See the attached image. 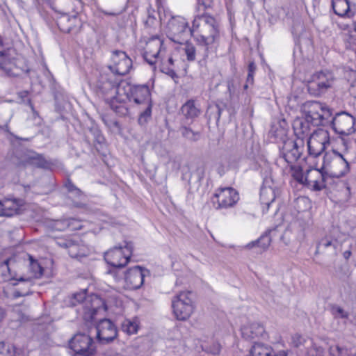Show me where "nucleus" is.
<instances>
[{
  "label": "nucleus",
  "mask_w": 356,
  "mask_h": 356,
  "mask_svg": "<svg viewBox=\"0 0 356 356\" xmlns=\"http://www.w3.org/2000/svg\"><path fill=\"white\" fill-rule=\"evenodd\" d=\"M167 31L170 40L179 44L186 42L190 36H193L196 41L207 46L201 52L205 56L208 49H213L217 35V22L211 15H195L192 27L189 28L184 17L173 16L168 20Z\"/></svg>",
  "instance_id": "obj_1"
},
{
  "label": "nucleus",
  "mask_w": 356,
  "mask_h": 356,
  "mask_svg": "<svg viewBox=\"0 0 356 356\" xmlns=\"http://www.w3.org/2000/svg\"><path fill=\"white\" fill-rule=\"evenodd\" d=\"M134 102L136 105H144L145 110L140 114L138 123L143 125L151 118L152 104L150 91L147 85L131 86L128 81L122 80L117 90V96L110 102L111 108L117 114L124 116L128 114V103Z\"/></svg>",
  "instance_id": "obj_2"
},
{
  "label": "nucleus",
  "mask_w": 356,
  "mask_h": 356,
  "mask_svg": "<svg viewBox=\"0 0 356 356\" xmlns=\"http://www.w3.org/2000/svg\"><path fill=\"white\" fill-rule=\"evenodd\" d=\"M305 118H296L293 123V129L298 140L310 137V124L314 126H323L327 121L326 119L330 113L323 110V104L312 101L307 102L304 106Z\"/></svg>",
  "instance_id": "obj_3"
},
{
  "label": "nucleus",
  "mask_w": 356,
  "mask_h": 356,
  "mask_svg": "<svg viewBox=\"0 0 356 356\" xmlns=\"http://www.w3.org/2000/svg\"><path fill=\"white\" fill-rule=\"evenodd\" d=\"M9 261L10 259H6L0 266V270L2 272L4 280H15L27 286L26 291H23L21 288L17 289L14 293L15 297L26 296L32 293L31 286L34 283V279H38L42 277L44 272L43 268L37 260L34 259L32 256L29 255V270L30 275L27 277L20 276L19 277H15L11 274L8 264Z\"/></svg>",
  "instance_id": "obj_4"
},
{
  "label": "nucleus",
  "mask_w": 356,
  "mask_h": 356,
  "mask_svg": "<svg viewBox=\"0 0 356 356\" xmlns=\"http://www.w3.org/2000/svg\"><path fill=\"white\" fill-rule=\"evenodd\" d=\"M87 290L84 289L73 295V300L77 302H83V318L86 322H92L95 316L104 313L107 307L104 300L96 294L86 295Z\"/></svg>",
  "instance_id": "obj_5"
},
{
  "label": "nucleus",
  "mask_w": 356,
  "mask_h": 356,
  "mask_svg": "<svg viewBox=\"0 0 356 356\" xmlns=\"http://www.w3.org/2000/svg\"><path fill=\"white\" fill-rule=\"evenodd\" d=\"M323 110L327 111L330 113L326 119L327 121L323 126H330L335 133L339 135L349 136L356 131L355 124L356 118L346 111L336 113L332 119V111L325 104Z\"/></svg>",
  "instance_id": "obj_6"
},
{
  "label": "nucleus",
  "mask_w": 356,
  "mask_h": 356,
  "mask_svg": "<svg viewBox=\"0 0 356 356\" xmlns=\"http://www.w3.org/2000/svg\"><path fill=\"white\" fill-rule=\"evenodd\" d=\"M172 308L178 321L188 320L195 309L194 295L191 291H181L172 299Z\"/></svg>",
  "instance_id": "obj_7"
},
{
  "label": "nucleus",
  "mask_w": 356,
  "mask_h": 356,
  "mask_svg": "<svg viewBox=\"0 0 356 356\" xmlns=\"http://www.w3.org/2000/svg\"><path fill=\"white\" fill-rule=\"evenodd\" d=\"M321 170L334 177H342L349 171V163L343 155L335 150L325 152Z\"/></svg>",
  "instance_id": "obj_8"
},
{
  "label": "nucleus",
  "mask_w": 356,
  "mask_h": 356,
  "mask_svg": "<svg viewBox=\"0 0 356 356\" xmlns=\"http://www.w3.org/2000/svg\"><path fill=\"white\" fill-rule=\"evenodd\" d=\"M134 245L131 242L124 241L122 244L115 246L104 254V259L110 266L122 268L129 262L132 255Z\"/></svg>",
  "instance_id": "obj_9"
},
{
  "label": "nucleus",
  "mask_w": 356,
  "mask_h": 356,
  "mask_svg": "<svg viewBox=\"0 0 356 356\" xmlns=\"http://www.w3.org/2000/svg\"><path fill=\"white\" fill-rule=\"evenodd\" d=\"M334 81L333 74L329 71H321L311 76L307 81L308 92L314 97H319L330 88Z\"/></svg>",
  "instance_id": "obj_10"
},
{
  "label": "nucleus",
  "mask_w": 356,
  "mask_h": 356,
  "mask_svg": "<svg viewBox=\"0 0 356 356\" xmlns=\"http://www.w3.org/2000/svg\"><path fill=\"white\" fill-rule=\"evenodd\" d=\"M239 200L238 192L231 187L217 189L211 198L215 209H223L232 207Z\"/></svg>",
  "instance_id": "obj_11"
},
{
  "label": "nucleus",
  "mask_w": 356,
  "mask_h": 356,
  "mask_svg": "<svg viewBox=\"0 0 356 356\" xmlns=\"http://www.w3.org/2000/svg\"><path fill=\"white\" fill-rule=\"evenodd\" d=\"M303 145L304 142L302 140H284L282 146L280 147V158L277 162L283 161L288 165L292 164L300 157L304 148Z\"/></svg>",
  "instance_id": "obj_12"
},
{
  "label": "nucleus",
  "mask_w": 356,
  "mask_h": 356,
  "mask_svg": "<svg viewBox=\"0 0 356 356\" xmlns=\"http://www.w3.org/2000/svg\"><path fill=\"white\" fill-rule=\"evenodd\" d=\"M121 81L115 77L114 74L102 75L96 83L97 93L104 97L110 105L112 98L117 96V90Z\"/></svg>",
  "instance_id": "obj_13"
},
{
  "label": "nucleus",
  "mask_w": 356,
  "mask_h": 356,
  "mask_svg": "<svg viewBox=\"0 0 356 356\" xmlns=\"http://www.w3.org/2000/svg\"><path fill=\"white\" fill-rule=\"evenodd\" d=\"M330 144L329 134L327 131H314L307 140L308 152L314 157L320 156Z\"/></svg>",
  "instance_id": "obj_14"
},
{
  "label": "nucleus",
  "mask_w": 356,
  "mask_h": 356,
  "mask_svg": "<svg viewBox=\"0 0 356 356\" xmlns=\"http://www.w3.org/2000/svg\"><path fill=\"white\" fill-rule=\"evenodd\" d=\"M112 64L108 66L113 74L124 76L129 72L132 66V60L127 54L120 50H115L111 56Z\"/></svg>",
  "instance_id": "obj_15"
},
{
  "label": "nucleus",
  "mask_w": 356,
  "mask_h": 356,
  "mask_svg": "<svg viewBox=\"0 0 356 356\" xmlns=\"http://www.w3.org/2000/svg\"><path fill=\"white\" fill-rule=\"evenodd\" d=\"M3 49V41L0 37V69L8 76H20L22 73L26 71L24 67L20 66L23 64V62L18 59L9 60L7 51H5Z\"/></svg>",
  "instance_id": "obj_16"
},
{
  "label": "nucleus",
  "mask_w": 356,
  "mask_h": 356,
  "mask_svg": "<svg viewBox=\"0 0 356 356\" xmlns=\"http://www.w3.org/2000/svg\"><path fill=\"white\" fill-rule=\"evenodd\" d=\"M163 40L158 36H154L146 43L143 58L145 61L155 68L159 57L165 52Z\"/></svg>",
  "instance_id": "obj_17"
},
{
  "label": "nucleus",
  "mask_w": 356,
  "mask_h": 356,
  "mask_svg": "<svg viewBox=\"0 0 356 356\" xmlns=\"http://www.w3.org/2000/svg\"><path fill=\"white\" fill-rule=\"evenodd\" d=\"M70 348L75 353L95 354V347L92 338L84 333H77L70 341Z\"/></svg>",
  "instance_id": "obj_18"
},
{
  "label": "nucleus",
  "mask_w": 356,
  "mask_h": 356,
  "mask_svg": "<svg viewBox=\"0 0 356 356\" xmlns=\"http://www.w3.org/2000/svg\"><path fill=\"white\" fill-rule=\"evenodd\" d=\"M97 339L102 344L112 342L118 336V330L113 322L107 318L99 321L95 327Z\"/></svg>",
  "instance_id": "obj_19"
},
{
  "label": "nucleus",
  "mask_w": 356,
  "mask_h": 356,
  "mask_svg": "<svg viewBox=\"0 0 356 356\" xmlns=\"http://www.w3.org/2000/svg\"><path fill=\"white\" fill-rule=\"evenodd\" d=\"M220 38V33H219V29H218V24H217V35L216 38L215 39V42L213 44V49H208L207 51V55L205 56H203L201 54V52H203L205 50V48L207 46L202 44L198 41L197 42V47H195L193 44L186 42L184 47V51L186 55L187 60L188 61H193L195 60L196 56H199L202 59H206L209 54L214 53L218 46V41Z\"/></svg>",
  "instance_id": "obj_20"
},
{
  "label": "nucleus",
  "mask_w": 356,
  "mask_h": 356,
  "mask_svg": "<svg viewBox=\"0 0 356 356\" xmlns=\"http://www.w3.org/2000/svg\"><path fill=\"white\" fill-rule=\"evenodd\" d=\"M149 274V270L139 266L127 270L125 275V282L130 289H140L143 283L145 277Z\"/></svg>",
  "instance_id": "obj_21"
},
{
  "label": "nucleus",
  "mask_w": 356,
  "mask_h": 356,
  "mask_svg": "<svg viewBox=\"0 0 356 356\" xmlns=\"http://www.w3.org/2000/svg\"><path fill=\"white\" fill-rule=\"evenodd\" d=\"M33 150L21 147H15L9 154V159L12 163L17 167H26L29 165Z\"/></svg>",
  "instance_id": "obj_22"
},
{
  "label": "nucleus",
  "mask_w": 356,
  "mask_h": 356,
  "mask_svg": "<svg viewBox=\"0 0 356 356\" xmlns=\"http://www.w3.org/2000/svg\"><path fill=\"white\" fill-rule=\"evenodd\" d=\"M246 356H287L285 351L275 353L272 347L263 343L255 342Z\"/></svg>",
  "instance_id": "obj_23"
},
{
  "label": "nucleus",
  "mask_w": 356,
  "mask_h": 356,
  "mask_svg": "<svg viewBox=\"0 0 356 356\" xmlns=\"http://www.w3.org/2000/svg\"><path fill=\"white\" fill-rule=\"evenodd\" d=\"M338 241L331 237H325L321 238L316 245L315 254H326L332 256H336Z\"/></svg>",
  "instance_id": "obj_24"
},
{
  "label": "nucleus",
  "mask_w": 356,
  "mask_h": 356,
  "mask_svg": "<svg viewBox=\"0 0 356 356\" xmlns=\"http://www.w3.org/2000/svg\"><path fill=\"white\" fill-rule=\"evenodd\" d=\"M265 334L264 326L258 323H252L241 327V334L245 340L263 337Z\"/></svg>",
  "instance_id": "obj_25"
},
{
  "label": "nucleus",
  "mask_w": 356,
  "mask_h": 356,
  "mask_svg": "<svg viewBox=\"0 0 356 356\" xmlns=\"http://www.w3.org/2000/svg\"><path fill=\"white\" fill-rule=\"evenodd\" d=\"M158 60L160 61L159 67L161 72L168 75L173 79L178 78L173 69L174 60L170 54H166V51L159 57Z\"/></svg>",
  "instance_id": "obj_26"
},
{
  "label": "nucleus",
  "mask_w": 356,
  "mask_h": 356,
  "mask_svg": "<svg viewBox=\"0 0 356 356\" xmlns=\"http://www.w3.org/2000/svg\"><path fill=\"white\" fill-rule=\"evenodd\" d=\"M181 111L186 119L191 120H193L201 114L200 104L195 99L188 100L182 105Z\"/></svg>",
  "instance_id": "obj_27"
},
{
  "label": "nucleus",
  "mask_w": 356,
  "mask_h": 356,
  "mask_svg": "<svg viewBox=\"0 0 356 356\" xmlns=\"http://www.w3.org/2000/svg\"><path fill=\"white\" fill-rule=\"evenodd\" d=\"M332 8L334 13L340 17H350L355 13L348 0H332Z\"/></svg>",
  "instance_id": "obj_28"
},
{
  "label": "nucleus",
  "mask_w": 356,
  "mask_h": 356,
  "mask_svg": "<svg viewBox=\"0 0 356 356\" xmlns=\"http://www.w3.org/2000/svg\"><path fill=\"white\" fill-rule=\"evenodd\" d=\"M56 23L58 27L61 31L70 33L75 29L76 26L79 24L80 22L76 16L70 17L65 15L60 17Z\"/></svg>",
  "instance_id": "obj_29"
},
{
  "label": "nucleus",
  "mask_w": 356,
  "mask_h": 356,
  "mask_svg": "<svg viewBox=\"0 0 356 356\" xmlns=\"http://www.w3.org/2000/svg\"><path fill=\"white\" fill-rule=\"evenodd\" d=\"M275 200V190L270 186H262L260 191V202L266 208H263V212H267L270 205Z\"/></svg>",
  "instance_id": "obj_30"
},
{
  "label": "nucleus",
  "mask_w": 356,
  "mask_h": 356,
  "mask_svg": "<svg viewBox=\"0 0 356 356\" xmlns=\"http://www.w3.org/2000/svg\"><path fill=\"white\" fill-rule=\"evenodd\" d=\"M225 108L226 105L223 103L210 104L208 106L205 114L208 121H214L218 124L221 115Z\"/></svg>",
  "instance_id": "obj_31"
},
{
  "label": "nucleus",
  "mask_w": 356,
  "mask_h": 356,
  "mask_svg": "<svg viewBox=\"0 0 356 356\" xmlns=\"http://www.w3.org/2000/svg\"><path fill=\"white\" fill-rule=\"evenodd\" d=\"M3 201L4 213L6 216L10 217L19 213L23 201L20 199H5Z\"/></svg>",
  "instance_id": "obj_32"
},
{
  "label": "nucleus",
  "mask_w": 356,
  "mask_h": 356,
  "mask_svg": "<svg viewBox=\"0 0 356 356\" xmlns=\"http://www.w3.org/2000/svg\"><path fill=\"white\" fill-rule=\"evenodd\" d=\"M323 172L324 171L322 170L321 168L320 170L313 169L312 174L317 175L318 179H312L310 178V181L307 182V185L312 186L313 189L316 191H320L325 188V175Z\"/></svg>",
  "instance_id": "obj_33"
},
{
  "label": "nucleus",
  "mask_w": 356,
  "mask_h": 356,
  "mask_svg": "<svg viewBox=\"0 0 356 356\" xmlns=\"http://www.w3.org/2000/svg\"><path fill=\"white\" fill-rule=\"evenodd\" d=\"M271 230L266 231L264 234H262L259 238L257 240L252 241L248 243L246 247L249 249H251L255 246H257L261 248V251L266 250L270 244L271 238L270 236V233Z\"/></svg>",
  "instance_id": "obj_34"
},
{
  "label": "nucleus",
  "mask_w": 356,
  "mask_h": 356,
  "mask_svg": "<svg viewBox=\"0 0 356 356\" xmlns=\"http://www.w3.org/2000/svg\"><path fill=\"white\" fill-rule=\"evenodd\" d=\"M292 170V177L298 183L307 185V182L310 181V174H312L313 169L307 170V174L304 175L302 170L300 167L291 166Z\"/></svg>",
  "instance_id": "obj_35"
},
{
  "label": "nucleus",
  "mask_w": 356,
  "mask_h": 356,
  "mask_svg": "<svg viewBox=\"0 0 356 356\" xmlns=\"http://www.w3.org/2000/svg\"><path fill=\"white\" fill-rule=\"evenodd\" d=\"M31 157H29V165L37 167L39 168L47 169L49 168L51 163L45 159V158L35 151H33Z\"/></svg>",
  "instance_id": "obj_36"
},
{
  "label": "nucleus",
  "mask_w": 356,
  "mask_h": 356,
  "mask_svg": "<svg viewBox=\"0 0 356 356\" xmlns=\"http://www.w3.org/2000/svg\"><path fill=\"white\" fill-rule=\"evenodd\" d=\"M343 40L346 49H352L356 52V30L347 31L343 33Z\"/></svg>",
  "instance_id": "obj_37"
},
{
  "label": "nucleus",
  "mask_w": 356,
  "mask_h": 356,
  "mask_svg": "<svg viewBox=\"0 0 356 356\" xmlns=\"http://www.w3.org/2000/svg\"><path fill=\"white\" fill-rule=\"evenodd\" d=\"M121 327L124 332L131 335L137 332L138 325L136 321L125 319L122 323Z\"/></svg>",
  "instance_id": "obj_38"
},
{
  "label": "nucleus",
  "mask_w": 356,
  "mask_h": 356,
  "mask_svg": "<svg viewBox=\"0 0 356 356\" xmlns=\"http://www.w3.org/2000/svg\"><path fill=\"white\" fill-rule=\"evenodd\" d=\"M212 5L213 0H197L196 15H207L206 10L211 8Z\"/></svg>",
  "instance_id": "obj_39"
},
{
  "label": "nucleus",
  "mask_w": 356,
  "mask_h": 356,
  "mask_svg": "<svg viewBox=\"0 0 356 356\" xmlns=\"http://www.w3.org/2000/svg\"><path fill=\"white\" fill-rule=\"evenodd\" d=\"M68 253L72 257H83L86 255V248L80 243L79 240H77L76 241V248L69 249Z\"/></svg>",
  "instance_id": "obj_40"
},
{
  "label": "nucleus",
  "mask_w": 356,
  "mask_h": 356,
  "mask_svg": "<svg viewBox=\"0 0 356 356\" xmlns=\"http://www.w3.org/2000/svg\"><path fill=\"white\" fill-rule=\"evenodd\" d=\"M183 137L191 141H196L200 138V133L193 131L191 128L183 126L179 129Z\"/></svg>",
  "instance_id": "obj_41"
},
{
  "label": "nucleus",
  "mask_w": 356,
  "mask_h": 356,
  "mask_svg": "<svg viewBox=\"0 0 356 356\" xmlns=\"http://www.w3.org/2000/svg\"><path fill=\"white\" fill-rule=\"evenodd\" d=\"M330 356H348L349 354L348 348L335 345L330 347Z\"/></svg>",
  "instance_id": "obj_42"
},
{
  "label": "nucleus",
  "mask_w": 356,
  "mask_h": 356,
  "mask_svg": "<svg viewBox=\"0 0 356 356\" xmlns=\"http://www.w3.org/2000/svg\"><path fill=\"white\" fill-rule=\"evenodd\" d=\"M56 244L63 248L72 249L76 248V241L70 238H58L56 241Z\"/></svg>",
  "instance_id": "obj_43"
},
{
  "label": "nucleus",
  "mask_w": 356,
  "mask_h": 356,
  "mask_svg": "<svg viewBox=\"0 0 356 356\" xmlns=\"http://www.w3.org/2000/svg\"><path fill=\"white\" fill-rule=\"evenodd\" d=\"M56 244L63 248L72 249L76 248V241L70 238H58L56 241Z\"/></svg>",
  "instance_id": "obj_44"
},
{
  "label": "nucleus",
  "mask_w": 356,
  "mask_h": 356,
  "mask_svg": "<svg viewBox=\"0 0 356 356\" xmlns=\"http://www.w3.org/2000/svg\"><path fill=\"white\" fill-rule=\"evenodd\" d=\"M278 124L280 127V129L276 130V136L282 137L286 134V131L289 128L288 123L285 119H282L279 120Z\"/></svg>",
  "instance_id": "obj_45"
},
{
  "label": "nucleus",
  "mask_w": 356,
  "mask_h": 356,
  "mask_svg": "<svg viewBox=\"0 0 356 356\" xmlns=\"http://www.w3.org/2000/svg\"><path fill=\"white\" fill-rule=\"evenodd\" d=\"M257 69V66L254 62L252 61L249 63L248 70V76H247V82L248 83H250V85L253 84L254 82V74L255 73Z\"/></svg>",
  "instance_id": "obj_46"
},
{
  "label": "nucleus",
  "mask_w": 356,
  "mask_h": 356,
  "mask_svg": "<svg viewBox=\"0 0 356 356\" xmlns=\"http://www.w3.org/2000/svg\"><path fill=\"white\" fill-rule=\"evenodd\" d=\"M324 350L317 346L316 344H312V346L307 350L308 356H324Z\"/></svg>",
  "instance_id": "obj_47"
},
{
  "label": "nucleus",
  "mask_w": 356,
  "mask_h": 356,
  "mask_svg": "<svg viewBox=\"0 0 356 356\" xmlns=\"http://www.w3.org/2000/svg\"><path fill=\"white\" fill-rule=\"evenodd\" d=\"M0 356H15L13 348L10 345L0 343Z\"/></svg>",
  "instance_id": "obj_48"
},
{
  "label": "nucleus",
  "mask_w": 356,
  "mask_h": 356,
  "mask_svg": "<svg viewBox=\"0 0 356 356\" xmlns=\"http://www.w3.org/2000/svg\"><path fill=\"white\" fill-rule=\"evenodd\" d=\"M307 342V341L299 334H295L292 336V344L296 348L305 346Z\"/></svg>",
  "instance_id": "obj_49"
},
{
  "label": "nucleus",
  "mask_w": 356,
  "mask_h": 356,
  "mask_svg": "<svg viewBox=\"0 0 356 356\" xmlns=\"http://www.w3.org/2000/svg\"><path fill=\"white\" fill-rule=\"evenodd\" d=\"M181 158L180 156H170L169 158V162L172 163V168L178 170L181 166Z\"/></svg>",
  "instance_id": "obj_50"
},
{
  "label": "nucleus",
  "mask_w": 356,
  "mask_h": 356,
  "mask_svg": "<svg viewBox=\"0 0 356 356\" xmlns=\"http://www.w3.org/2000/svg\"><path fill=\"white\" fill-rule=\"evenodd\" d=\"M90 132L94 135L95 140L98 143H102L104 141V137L97 129H91Z\"/></svg>",
  "instance_id": "obj_51"
},
{
  "label": "nucleus",
  "mask_w": 356,
  "mask_h": 356,
  "mask_svg": "<svg viewBox=\"0 0 356 356\" xmlns=\"http://www.w3.org/2000/svg\"><path fill=\"white\" fill-rule=\"evenodd\" d=\"M335 313L338 314L342 318H348V313L345 312L341 307H337L335 309Z\"/></svg>",
  "instance_id": "obj_52"
},
{
  "label": "nucleus",
  "mask_w": 356,
  "mask_h": 356,
  "mask_svg": "<svg viewBox=\"0 0 356 356\" xmlns=\"http://www.w3.org/2000/svg\"><path fill=\"white\" fill-rule=\"evenodd\" d=\"M65 187L69 193L76 191V188H77L70 179H67L65 184Z\"/></svg>",
  "instance_id": "obj_53"
},
{
  "label": "nucleus",
  "mask_w": 356,
  "mask_h": 356,
  "mask_svg": "<svg viewBox=\"0 0 356 356\" xmlns=\"http://www.w3.org/2000/svg\"><path fill=\"white\" fill-rule=\"evenodd\" d=\"M70 193H72L76 197H81V196H83L82 191L78 188H76V191L70 192Z\"/></svg>",
  "instance_id": "obj_54"
},
{
  "label": "nucleus",
  "mask_w": 356,
  "mask_h": 356,
  "mask_svg": "<svg viewBox=\"0 0 356 356\" xmlns=\"http://www.w3.org/2000/svg\"><path fill=\"white\" fill-rule=\"evenodd\" d=\"M197 179L201 180L204 177V169L203 168H198L197 169Z\"/></svg>",
  "instance_id": "obj_55"
},
{
  "label": "nucleus",
  "mask_w": 356,
  "mask_h": 356,
  "mask_svg": "<svg viewBox=\"0 0 356 356\" xmlns=\"http://www.w3.org/2000/svg\"><path fill=\"white\" fill-rule=\"evenodd\" d=\"M4 213L3 201H0V216H6Z\"/></svg>",
  "instance_id": "obj_56"
},
{
  "label": "nucleus",
  "mask_w": 356,
  "mask_h": 356,
  "mask_svg": "<svg viewBox=\"0 0 356 356\" xmlns=\"http://www.w3.org/2000/svg\"><path fill=\"white\" fill-rule=\"evenodd\" d=\"M351 255L350 250H346L343 253V256L346 259H348Z\"/></svg>",
  "instance_id": "obj_57"
},
{
  "label": "nucleus",
  "mask_w": 356,
  "mask_h": 356,
  "mask_svg": "<svg viewBox=\"0 0 356 356\" xmlns=\"http://www.w3.org/2000/svg\"><path fill=\"white\" fill-rule=\"evenodd\" d=\"M6 316V312L4 309L1 307H0V321H1Z\"/></svg>",
  "instance_id": "obj_58"
},
{
  "label": "nucleus",
  "mask_w": 356,
  "mask_h": 356,
  "mask_svg": "<svg viewBox=\"0 0 356 356\" xmlns=\"http://www.w3.org/2000/svg\"><path fill=\"white\" fill-rule=\"evenodd\" d=\"M94 354H80V353H75V356H92Z\"/></svg>",
  "instance_id": "obj_59"
},
{
  "label": "nucleus",
  "mask_w": 356,
  "mask_h": 356,
  "mask_svg": "<svg viewBox=\"0 0 356 356\" xmlns=\"http://www.w3.org/2000/svg\"><path fill=\"white\" fill-rule=\"evenodd\" d=\"M249 85H250V83H248V82L246 81V83L243 86L244 89L246 90L248 88Z\"/></svg>",
  "instance_id": "obj_60"
},
{
  "label": "nucleus",
  "mask_w": 356,
  "mask_h": 356,
  "mask_svg": "<svg viewBox=\"0 0 356 356\" xmlns=\"http://www.w3.org/2000/svg\"><path fill=\"white\" fill-rule=\"evenodd\" d=\"M16 138L18 140H26V141L29 140V138H19V137H16Z\"/></svg>",
  "instance_id": "obj_61"
},
{
  "label": "nucleus",
  "mask_w": 356,
  "mask_h": 356,
  "mask_svg": "<svg viewBox=\"0 0 356 356\" xmlns=\"http://www.w3.org/2000/svg\"><path fill=\"white\" fill-rule=\"evenodd\" d=\"M354 28L356 30V21L354 22Z\"/></svg>",
  "instance_id": "obj_62"
},
{
  "label": "nucleus",
  "mask_w": 356,
  "mask_h": 356,
  "mask_svg": "<svg viewBox=\"0 0 356 356\" xmlns=\"http://www.w3.org/2000/svg\"><path fill=\"white\" fill-rule=\"evenodd\" d=\"M354 356H356V354Z\"/></svg>",
  "instance_id": "obj_63"
}]
</instances>
